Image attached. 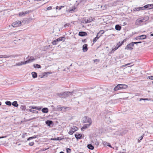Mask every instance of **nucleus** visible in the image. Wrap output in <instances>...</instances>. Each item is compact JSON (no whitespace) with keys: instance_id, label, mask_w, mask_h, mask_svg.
Instances as JSON below:
<instances>
[{"instance_id":"obj_31","label":"nucleus","mask_w":153,"mask_h":153,"mask_svg":"<svg viewBox=\"0 0 153 153\" xmlns=\"http://www.w3.org/2000/svg\"><path fill=\"white\" fill-rule=\"evenodd\" d=\"M36 137H37L36 136V135H34V136L30 137H29V138H28L27 139V140H29L31 139L36 138Z\"/></svg>"},{"instance_id":"obj_34","label":"nucleus","mask_w":153,"mask_h":153,"mask_svg":"<svg viewBox=\"0 0 153 153\" xmlns=\"http://www.w3.org/2000/svg\"><path fill=\"white\" fill-rule=\"evenodd\" d=\"M5 104L8 105H11L12 104L11 102L10 101H7L5 102Z\"/></svg>"},{"instance_id":"obj_56","label":"nucleus","mask_w":153,"mask_h":153,"mask_svg":"<svg viewBox=\"0 0 153 153\" xmlns=\"http://www.w3.org/2000/svg\"><path fill=\"white\" fill-rule=\"evenodd\" d=\"M26 133L24 134H23V135H22V137L23 138L24 137V136L26 134Z\"/></svg>"},{"instance_id":"obj_14","label":"nucleus","mask_w":153,"mask_h":153,"mask_svg":"<svg viewBox=\"0 0 153 153\" xmlns=\"http://www.w3.org/2000/svg\"><path fill=\"white\" fill-rule=\"evenodd\" d=\"M120 86L119 88L120 89H123L126 88L128 86L126 85L123 84H119Z\"/></svg>"},{"instance_id":"obj_12","label":"nucleus","mask_w":153,"mask_h":153,"mask_svg":"<svg viewBox=\"0 0 153 153\" xmlns=\"http://www.w3.org/2000/svg\"><path fill=\"white\" fill-rule=\"evenodd\" d=\"M79 35L81 36H85L87 35V33L85 32H80L79 33Z\"/></svg>"},{"instance_id":"obj_23","label":"nucleus","mask_w":153,"mask_h":153,"mask_svg":"<svg viewBox=\"0 0 153 153\" xmlns=\"http://www.w3.org/2000/svg\"><path fill=\"white\" fill-rule=\"evenodd\" d=\"M115 29L118 30H120L121 29V27L118 25H117L115 27Z\"/></svg>"},{"instance_id":"obj_45","label":"nucleus","mask_w":153,"mask_h":153,"mask_svg":"<svg viewBox=\"0 0 153 153\" xmlns=\"http://www.w3.org/2000/svg\"><path fill=\"white\" fill-rule=\"evenodd\" d=\"M104 31L103 30H100L99 33H100L101 34H102L104 33Z\"/></svg>"},{"instance_id":"obj_49","label":"nucleus","mask_w":153,"mask_h":153,"mask_svg":"<svg viewBox=\"0 0 153 153\" xmlns=\"http://www.w3.org/2000/svg\"><path fill=\"white\" fill-rule=\"evenodd\" d=\"M47 10H50L52 9V7L50 6L47 8Z\"/></svg>"},{"instance_id":"obj_1","label":"nucleus","mask_w":153,"mask_h":153,"mask_svg":"<svg viewBox=\"0 0 153 153\" xmlns=\"http://www.w3.org/2000/svg\"><path fill=\"white\" fill-rule=\"evenodd\" d=\"M27 59H28L27 60L24 62H18L16 64V65L18 66H20L22 65L26 64L28 63L31 62L36 60V57L34 58L33 56H30V57L29 56H28Z\"/></svg>"},{"instance_id":"obj_7","label":"nucleus","mask_w":153,"mask_h":153,"mask_svg":"<svg viewBox=\"0 0 153 153\" xmlns=\"http://www.w3.org/2000/svg\"><path fill=\"white\" fill-rule=\"evenodd\" d=\"M21 22L20 21H16L13 22L12 25V26L13 27H16L21 25Z\"/></svg>"},{"instance_id":"obj_62","label":"nucleus","mask_w":153,"mask_h":153,"mask_svg":"<svg viewBox=\"0 0 153 153\" xmlns=\"http://www.w3.org/2000/svg\"><path fill=\"white\" fill-rule=\"evenodd\" d=\"M1 102H0V105H1Z\"/></svg>"},{"instance_id":"obj_58","label":"nucleus","mask_w":153,"mask_h":153,"mask_svg":"<svg viewBox=\"0 0 153 153\" xmlns=\"http://www.w3.org/2000/svg\"><path fill=\"white\" fill-rule=\"evenodd\" d=\"M36 118H35V117H34V118H32V119H35Z\"/></svg>"},{"instance_id":"obj_11","label":"nucleus","mask_w":153,"mask_h":153,"mask_svg":"<svg viewBox=\"0 0 153 153\" xmlns=\"http://www.w3.org/2000/svg\"><path fill=\"white\" fill-rule=\"evenodd\" d=\"M143 7H137L134 8L133 10V11H137L141 10H143Z\"/></svg>"},{"instance_id":"obj_57","label":"nucleus","mask_w":153,"mask_h":153,"mask_svg":"<svg viewBox=\"0 0 153 153\" xmlns=\"http://www.w3.org/2000/svg\"><path fill=\"white\" fill-rule=\"evenodd\" d=\"M151 36H153V33L151 34Z\"/></svg>"},{"instance_id":"obj_29","label":"nucleus","mask_w":153,"mask_h":153,"mask_svg":"<svg viewBox=\"0 0 153 153\" xmlns=\"http://www.w3.org/2000/svg\"><path fill=\"white\" fill-rule=\"evenodd\" d=\"M67 107H62L61 108V110L62 111H66Z\"/></svg>"},{"instance_id":"obj_32","label":"nucleus","mask_w":153,"mask_h":153,"mask_svg":"<svg viewBox=\"0 0 153 153\" xmlns=\"http://www.w3.org/2000/svg\"><path fill=\"white\" fill-rule=\"evenodd\" d=\"M144 136V135H142L138 139V143H140V141L142 140V139H143V137Z\"/></svg>"},{"instance_id":"obj_19","label":"nucleus","mask_w":153,"mask_h":153,"mask_svg":"<svg viewBox=\"0 0 153 153\" xmlns=\"http://www.w3.org/2000/svg\"><path fill=\"white\" fill-rule=\"evenodd\" d=\"M45 123L47 125L49 126H50V125L53 123L52 121L51 120H47Z\"/></svg>"},{"instance_id":"obj_38","label":"nucleus","mask_w":153,"mask_h":153,"mask_svg":"<svg viewBox=\"0 0 153 153\" xmlns=\"http://www.w3.org/2000/svg\"><path fill=\"white\" fill-rule=\"evenodd\" d=\"M124 40L123 41L121 42H119L117 45H118V46L120 45V47L121 45H122L124 42Z\"/></svg>"},{"instance_id":"obj_55","label":"nucleus","mask_w":153,"mask_h":153,"mask_svg":"<svg viewBox=\"0 0 153 153\" xmlns=\"http://www.w3.org/2000/svg\"><path fill=\"white\" fill-rule=\"evenodd\" d=\"M6 137V136L1 137H0V139L4 138Z\"/></svg>"},{"instance_id":"obj_36","label":"nucleus","mask_w":153,"mask_h":153,"mask_svg":"<svg viewBox=\"0 0 153 153\" xmlns=\"http://www.w3.org/2000/svg\"><path fill=\"white\" fill-rule=\"evenodd\" d=\"M34 67L35 68H41V66L39 65L36 64L35 65H34Z\"/></svg>"},{"instance_id":"obj_41","label":"nucleus","mask_w":153,"mask_h":153,"mask_svg":"<svg viewBox=\"0 0 153 153\" xmlns=\"http://www.w3.org/2000/svg\"><path fill=\"white\" fill-rule=\"evenodd\" d=\"M64 39V37H60L57 39H58V41H62Z\"/></svg>"},{"instance_id":"obj_22","label":"nucleus","mask_w":153,"mask_h":153,"mask_svg":"<svg viewBox=\"0 0 153 153\" xmlns=\"http://www.w3.org/2000/svg\"><path fill=\"white\" fill-rule=\"evenodd\" d=\"M27 11L22 12L19 13V16H25V14H27Z\"/></svg>"},{"instance_id":"obj_50","label":"nucleus","mask_w":153,"mask_h":153,"mask_svg":"<svg viewBox=\"0 0 153 153\" xmlns=\"http://www.w3.org/2000/svg\"><path fill=\"white\" fill-rule=\"evenodd\" d=\"M149 78L150 79H153V76H149Z\"/></svg>"},{"instance_id":"obj_42","label":"nucleus","mask_w":153,"mask_h":153,"mask_svg":"<svg viewBox=\"0 0 153 153\" xmlns=\"http://www.w3.org/2000/svg\"><path fill=\"white\" fill-rule=\"evenodd\" d=\"M66 151L67 153H70L71 151V150L69 148H67L66 149Z\"/></svg>"},{"instance_id":"obj_61","label":"nucleus","mask_w":153,"mask_h":153,"mask_svg":"<svg viewBox=\"0 0 153 153\" xmlns=\"http://www.w3.org/2000/svg\"><path fill=\"white\" fill-rule=\"evenodd\" d=\"M83 1V0L82 1V2ZM83 1H85H85H84V0H83Z\"/></svg>"},{"instance_id":"obj_52","label":"nucleus","mask_w":153,"mask_h":153,"mask_svg":"<svg viewBox=\"0 0 153 153\" xmlns=\"http://www.w3.org/2000/svg\"><path fill=\"white\" fill-rule=\"evenodd\" d=\"M141 42H133V43L134 44H137V43H140Z\"/></svg>"},{"instance_id":"obj_59","label":"nucleus","mask_w":153,"mask_h":153,"mask_svg":"<svg viewBox=\"0 0 153 153\" xmlns=\"http://www.w3.org/2000/svg\"><path fill=\"white\" fill-rule=\"evenodd\" d=\"M66 25H64V26L65 27H66Z\"/></svg>"},{"instance_id":"obj_16","label":"nucleus","mask_w":153,"mask_h":153,"mask_svg":"<svg viewBox=\"0 0 153 153\" xmlns=\"http://www.w3.org/2000/svg\"><path fill=\"white\" fill-rule=\"evenodd\" d=\"M94 18H93L91 17L87 20V21H86V23L90 22L94 20Z\"/></svg>"},{"instance_id":"obj_25","label":"nucleus","mask_w":153,"mask_h":153,"mask_svg":"<svg viewBox=\"0 0 153 153\" xmlns=\"http://www.w3.org/2000/svg\"><path fill=\"white\" fill-rule=\"evenodd\" d=\"M12 56H8L7 55H0V58H9L10 57H11Z\"/></svg>"},{"instance_id":"obj_8","label":"nucleus","mask_w":153,"mask_h":153,"mask_svg":"<svg viewBox=\"0 0 153 153\" xmlns=\"http://www.w3.org/2000/svg\"><path fill=\"white\" fill-rule=\"evenodd\" d=\"M144 8L143 10H145L146 9L149 10L153 8V4H148L144 6L143 7Z\"/></svg>"},{"instance_id":"obj_54","label":"nucleus","mask_w":153,"mask_h":153,"mask_svg":"<svg viewBox=\"0 0 153 153\" xmlns=\"http://www.w3.org/2000/svg\"><path fill=\"white\" fill-rule=\"evenodd\" d=\"M95 144L97 145H99V143L98 142H97Z\"/></svg>"},{"instance_id":"obj_26","label":"nucleus","mask_w":153,"mask_h":153,"mask_svg":"<svg viewBox=\"0 0 153 153\" xmlns=\"http://www.w3.org/2000/svg\"><path fill=\"white\" fill-rule=\"evenodd\" d=\"M20 108L22 110L25 111L26 109V107L25 105H21Z\"/></svg>"},{"instance_id":"obj_18","label":"nucleus","mask_w":153,"mask_h":153,"mask_svg":"<svg viewBox=\"0 0 153 153\" xmlns=\"http://www.w3.org/2000/svg\"><path fill=\"white\" fill-rule=\"evenodd\" d=\"M75 137L77 139H80L82 137V134H75Z\"/></svg>"},{"instance_id":"obj_48","label":"nucleus","mask_w":153,"mask_h":153,"mask_svg":"<svg viewBox=\"0 0 153 153\" xmlns=\"http://www.w3.org/2000/svg\"><path fill=\"white\" fill-rule=\"evenodd\" d=\"M99 61V60L98 59H96L94 60V62H98Z\"/></svg>"},{"instance_id":"obj_39","label":"nucleus","mask_w":153,"mask_h":153,"mask_svg":"<svg viewBox=\"0 0 153 153\" xmlns=\"http://www.w3.org/2000/svg\"><path fill=\"white\" fill-rule=\"evenodd\" d=\"M120 47V45L118 46L117 47H115V48H114L112 49V51H116V50H117L118 48Z\"/></svg>"},{"instance_id":"obj_60","label":"nucleus","mask_w":153,"mask_h":153,"mask_svg":"<svg viewBox=\"0 0 153 153\" xmlns=\"http://www.w3.org/2000/svg\"><path fill=\"white\" fill-rule=\"evenodd\" d=\"M60 153H64V152H60Z\"/></svg>"},{"instance_id":"obj_27","label":"nucleus","mask_w":153,"mask_h":153,"mask_svg":"<svg viewBox=\"0 0 153 153\" xmlns=\"http://www.w3.org/2000/svg\"><path fill=\"white\" fill-rule=\"evenodd\" d=\"M87 147L88 148L91 150H93L94 149V147L91 144H89L88 145Z\"/></svg>"},{"instance_id":"obj_24","label":"nucleus","mask_w":153,"mask_h":153,"mask_svg":"<svg viewBox=\"0 0 153 153\" xmlns=\"http://www.w3.org/2000/svg\"><path fill=\"white\" fill-rule=\"evenodd\" d=\"M12 104L13 105L16 107H17L18 106V104L17 103V102L16 101H14Z\"/></svg>"},{"instance_id":"obj_9","label":"nucleus","mask_w":153,"mask_h":153,"mask_svg":"<svg viewBox=\"0 0 153 153\" xmlns=\"http://www.w3.org/2000/svg\"><path fill=\"white\" fill-rule=\"evenodd\" d=\"M73 92H70L69 91L65 92L63 93V98L66 97L68 96L72 95Z\"/></svg>"},{"instance_id":"obj_5","label":"nucleus","mask_w":153,"mask_h":153,"mask_svg":"<svg viewBox=\"0 0 153 153\" xmlns=\"http://www.w3.org/2000/svg\"><path fill=\"white\" fill-rule=\"evenodd\" d=\"M144 19H137L135 22V25L138 26L141 25V23L144 22Z\"/></svg>"},{"instance_id":"obj_15","label":"nucleus","mask_w":153,"mask_h":153,"mask_svg":"<svg viewBox=\"0 0 153 153\" xmlns=\"http://www.w3.org/2000/svg\"><path fill=\"white\" fill-rule=\"evenodd\" d=\"M91 125H90V124H85L83 126L82 128H81V130L82 131H83V129H86L87 128H88Z\"/></svg>"},{"instance_id":"obj_21","label":"nucleus","mask_w":153,"mask_h":153,"mask_svg":"<svg viewBox=\"0 0 153 153\" xmlns=\"http://www.w3.org/2000/svg\"><path fill=\"white\" fill-rule=\"evenodd\" d=\"M26 111H29L33 113H38L37 111L32 109H27Z\"/></svg>"},{"instance_id":"obj_37","label":"nucleus","mask_w":153,"mask_h":153,"mask_svg":"<svg viewBox=\"0 0 153 153\" xmlns=\"http://www.w3.org/2000/svg\"><path fill=\"white\" fill-rule=\"evenodd\" d=\"M99 37H97V36L96 37L94 38L93 39V42L94 43L96 42L97 40L98 39Z\"/></svg>"},{"instance_id":"obj_44","label":"nucleus","mask_w":153,"mask_h":153,"mask_svg":"<svg viewBox=\"0 0 153 153\" xmlns=\"http://www.w3.org/2000/svg\"><path fill=\"white\" fill-rule=\"evenodd\" d=\"M59 138H53L51 139V140H59Z\"/></svg>"},{"instance_id":"obj_40","label":"nucleus","mask_w":153,"mask_h":153,"mask_svg":"<svg viewBox=\"0 0 153 153\" xmlns=\"http://www.w3.org/2000/svg\"><path fill=\"white\" fill-rule=\"evenodd\" d=\"M41 109V108L40 107L38 106H35V109L36 110H40Z\"/></svg>"},{"instance_id":"obj_2","label":"nucleus","mask_w":153,"mask_h":153,"mask_svg":"<svg viewBox=\"0 0 153 153\" xmlns=\"http://www.w3.org/2000/svg\"><path fill=\"white\" fill-rule=\"evenodd\" d=\"M78 128L75 126H73L70 127V130L68 132V134H72L75 131H76L78 130Z\"/></svg>"},{"instance_id":"obj_63","label":"nucleus","mask_w":153,"mask_h":153,"mask_svg":"<svg viewBox=\"0 0 153 153\" xmlns=\"http://www.w3.org/2000/svg\"><path fill=\"white\" fill-rule=\"evenodd\" d=\"M79 153H83V152H79Z\"/></svg>"},{"instance_id":"obj_35","label":"nucleus","mask_w":153,"mask_h":153,"mask_svg":"<svg viewBox=\"0 0 153 153\" xmlns=\"http://www.w3.org/2000/svg\"><path fill=\"white\" fill-rule=\"evenodd\" d=\"M64 7V6H60V7H59L58 6H57L56 7V9L57 10V9H58L59 10H60L62 8H63V7Z\"/></svg>"},{"instance_id":"obj_43","label":"nucleus","mask_w":153,"mask_h":153,"mask_svg":"<svg viewBox=\"0 0 153 153\" xmlns=\"http://www.w3.org/2000/svg\"><path fill=\"white\" fill-rule=\"evenodd\" d=\"M142 100H149L147 99V98H146V99H143V98H141L140 100V101H141Z\"/></svg>"},{"instance_id":"obj_10","label":"nucleus","mask_w":153,"mask_h":153,"mask_svg":"<svg viewBox=\"0 0 153 153\" xmlns=\"http://www.w3.org/2000/svg\"><path fill=\"white\" fill-rule=\"evenodd\" d=\"M146 37V35H143L140 36H138L137 38V39H145Z\"/></svg>"},{"instance_id":"obj_28","label":"nucleus","mask_w":153,"mask_h":153,"mask_svg":"<svg viewBox=\"0 0 153 153\" xmlns=\"http://www.w3.org/2000/svg\"><path fill=\"white\" fill-rule=\"evenodd\" d=\"M119 84H118V85H117V86H115L114 89V91H117L119 89H120V88H119Z\"/></svg>"},{"instance_id":"obj_46","label":"nucleus","mask_w":153,"mask_h":153,"mask_svg":"<svg viewBox=\"0 0 153 153\" xmlns=\"http://www.w3.org/2000/svg\"><path fill=\"white\" fill-rule=\"evenodd\" d=\"M34 144V142H30V143H29V145L30 146H32Z\"/></svg>"},{"instance_id":"obj_33","label":"nucleus","mask_w":153,"mask_h":153,"mask_svg":"<svg viewBox=\"0 0 153 153\" xmlns=\"http://www.w3.org/2000/svg\"><path fill=\"white\" fill-rule=\"evenodd\" d=\"M57 95L58 96L60 97L63 98V96L64 95L63 93H58Z\"/></svg>"},{"instance_id":"obj_53","label":"nucleus","mask_w":153,"mask_h":153,"mask_svg":"<svg viewBox=\"0 0 153 153\" xmlns=\"http://www.w3.org/2000/svg\"><path fill=\"white\" fill-rule=\"evenodd\" d=\"M107 146H108L110 147L111 148L112 147L111 146L110 144L109 143H107Z\"/></svg>"},{"instance_id":"obj_13","label":"nucleus","mask_w":153,"mask_h":153,"mask_svg":"<svg viewBox=\"0 0 153 153\" xmlns=\"http://www.w3.org/2000/svg\"><path fill=\"white\" fill-rule=\"evenodd\" d=\"M88 50L87 44H84L82 46V50L84 52H86Z\"/></svg>"},{"instance_id":"obj_47","label":"nucleus","mask_w":153,"mask_h":153,"mask_svg":"<svg viewBox=\"0 0 153 153\" xmlns=\"http://www.w3.org/2000/svg\"><path fill=\"white\" fill-rule=\"evenodd\" d=\"M131 64V63H128V64H126V65H123L122 66L123 67H125V66H127V65H130Z\"/></svg>"},{"instance_id":"obj_6","label":"nucleus","mask_w":153,"mask_h":153,"mask_svg":"<svg viewBox=\"0 0 153 153\" xmlns=\"http://www.w3.org/2000/svg\"><path fill=\"white\" fill-rule=\"evenodd\" d=\"M134 44L133 42H131L128 44L125 48V50H132L133 49V47Z\"/></svg>"},{"instance_id":"obj_30","label":"nucleus","mask_w":153,"mask_h":153,"mask_svg":"<svg viewBox=\"0 0 153 153\" xmlns=\"http://www.w3.org/2000/svg\"><path fill=\"white\" fill-rule=\"evenodd\" d=\"M58 39H57L56 40H54L52 42V44L53 45H56L57 44V42H58Z\"/></svg>"},{"instance_id":"obj_3","label":"nucleus","mask_w":153,"mask_h":153,"mask_svg":"<svg viewBox=\"0 0 153 153\" xmlns=\"http://www.w3.org/2000/svg\"><path fill=\"white\" fill-rule=\"evenodd\" d=\"M83 121L85 123H89L88 124H90V125H91L92 123L91 118L87 117H83Z\"/></svg>"},{"instance_id":"obj_20","label":"nucleus","mask_w":153,"mask_h":153,"mask_svg":"<svg viewBox=\"0 0 153 153\" xmlns=\"http://www.w3.org/2000/svg\"><path fill=\"white\" fill-rule=\"evenodd\" d=\"M31 74L33 78H35L37 77V74L35 72H32Z\"/></svg>"},{"instance_id":"obj_4","label":"nucleus","mask_w":153,"mask_h":153,"mask_svg":"<svg viewBox=\"0 0 153 153\" xmlns=\"http://www.w3.org/2000/svg\"><path fill=\"white\" fill-rule=\"evenodd\" d=\"M77 9L76 7L74 6L70 7L68 9H67L66 10V12H68L71 13H73V12H76L77 11Z\"/></svg>"},{"instance_id":"obj_51","label":"nucleus","mask_w":153,"mask_h":153,"mask_svg":"<svg viewBox=\"0 0 153 153\" xmlns=\"http://www.w3.org/2000/svg\"><path fill=\"white\" fill-rule=\"evenodd\" d=\"M35 107L31 106H29V108L31 109H35Z\"/></svg>"},{"instance_id":"obj_17","label":"nucleus","mask_w":153,"mask_h":153,"mask_svg":"<svg viewBox=\"0 0 153 153\" xmlns=\"http://www.w3.org/2000/svg\"><path fill=\"white\" fill-rule=\"evenodd\" d=\"M42 111L44 113H47L48 111V109L47 108H44L42 110Z\"/></svg>"},{"instance_id":"obj_64","label":"nucleus","mask_w":153,"mask_h":153,"mask_svg":"<svg viewBox=\"0 0 153 153\" xmlns=\"http://www.w3.org/2000/svg\"><path fill=\"white\" fill-rule=\"evenodd\" d=\"M152 83L153 84V81L152 82Z\"/></svg>"}]
</instances>
